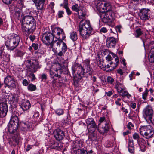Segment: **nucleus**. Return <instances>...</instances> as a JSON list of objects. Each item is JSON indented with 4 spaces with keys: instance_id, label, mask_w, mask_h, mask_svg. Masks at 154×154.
<instances>
[{
    "instance_id": "1",
    "label": "nucleus",
    "mask_w": 154,
    "mask_h": 154,
    "mask_svg": "<svg viewBox=\"0 0 154 154\" xmlns=\"http://www.w3.org/2000/svg\"><path fill=\"white\" fill-rule=\"evenodd\" d=\"M83 67L81 65L74 63L72 67V73L73 74H77L80 78H82L85 74H87L90 75L92 74L93 70L90 66V60L87 59L83 63Z\"/></svg>"
},
{
    "instance_id": "2",
    "label": "nucleus",
    "mask_w": 154,
    "mask_h": 154,
    "mask_svg": "<svg viewBox=\"0 0 154 154\" xmlns=\"http://www.w3.org/2000/svg\"><path fill=\"white\" fill-rule=\"evenodd\" d=\"M92 29L89 20L80 22L79 31L80 35L84 39H86L89 38L91 34Z\"/></svg>"
},
{
    "instance_id": "3",
    "label": "nucleus",
    "mask_w": 154,
    "mask_h": 154,
    "mask_svg": "<svg viewBox=\"0 0 154 154\" xmlns=\"http://www.w3.org/2000/svg\"><path fill=\"white\" fill-rule=\"evenodd\" d=\"M20 42L19 36L17 34L13 33L8 37L5 43L8 49L13 50L17 47Z\"/></svg>"
},
{
    "instance_id": "4",
    "label": "nucleus",
    "mask_w": 154,
    "mask_h": 154,
    "mask_svg": "<svg viewBox=\"0 0 154 154\" xmlns=\"http://www.w3.org/2000/svg\"><path fill=\"white\" fill-rule=\"evenodd\" d=\"M141 135L146 139L152 138L153 137L154 130L150 126H143L139 128Z\"/></svg>"
},
{
    "instance_id": "5",
    "label": "nucleus",
    "mask_w": 154,
    "mask_h": 154,
    "mask_svg": "<svg viewBox=\"0 0 154 154\" xmlns=\"http://www.w3.org/2000/svg\"><path fill=\"white\" fill-rule=\"evenodd\" d=\"M12 122H9L7 127L8 131L10 133L13 134V137L16 144H18L20 139L19 134L17 131L18 126H17Z\"/></svg>"
},
{
    "instance_id": "6",
    "label": "nucleus",
    "mask_w": 154,
    "mask_h": 154,
    "mask_svg": "<svg viewBox=\"0 0 154 154\" xmlns=\"http://www.w3.org/2000/svg\"><path fill=\"white\" fill-rule=\"evenodd\" d=\"M109 128V125L108 123L104 117H101L99 119L98 130L99 133L102 134L107 133Z\"/></svg>"
},
{
    "instance_id": "7",
    "label": "nucleus",
    "mask_w": 154,
    "mask_h": 154,
    "mask_svg": "<svg viewBox=\"0 0 154 154\" xmlns=\"http://www.w3.org/2000/svg\"><path fill=\"white\" fill-rule=\"evenodd\" d=\"M26 64L32 72H34L41 68V66L39 65L36 59L34 57L27 60Z\"/></svg>"
},
{
    "instance_id": "8",
    "label": "nucleus",
    "mask_w": 154,
    "mask_h": 154,
    "mask_svg": "<svg viewBox=\"0 0 154 154\" xmlns=\"http://www.w3.org/2000/svg\"><path fill=\"white\" fill-rule=\"evenodd\" d=\"M143 116L146 119H148L154 123V112L152 106L148 105L143 110Z\"/></svg>"
},
{
    "instance_id": "9",
    "label": "nucleus",
    "mask_w": 154,
    "mask_h": 154,
    "mask_svg": "<svg viewBox=\"0 0 154 154\" xmlns=\"http://www.w3.org/2000/svg\"><path fill=\"white\" fill-rule=\"evenodd\" d=\"M52 32H46L42 35L41 39L43 42L46 45H51L55 37Z\"/></svg>"
},
{
    "instance_id": "10",
    "label": "nucleus",
    "mask_w": 154,
    "mask_h": 154,
    "mask_svg": "<svg viewBox=\"0 0 154 154\" xmlns=\"http://www.w3.org/2000/svg\"><path fill=\"white\" fill-rule=\"evenodd\" d=\"M52 32L55 38L57 39L63 41L66 38V35L63 30L59 27H55L52 29Z\"/></svg>"
},
{
    "instance_id": "11",
    "label": "nucleus",
    "mask_w": 154,
    "mask_h": 154,
    "mask_svg": "<svg viewBox=\"0 0 154 154\" xmlns=\"http://www.w3.org/2000/svg\"><path fill=\"white\" fill-rule=\"evenodd\" d=\"M85 121L88 132L92 133L95 132L97 126L94 120L92 118H90L87 119Z\"/></svg>"
},
{
    "instance_id": "12",
    "label": "nucleus",
    "mask_w": 154,
    "mask_h": 154,
    "mask_svg": "<svg viewBox=\"0 0 154 154\" xmlns=\"http://www.w3.org/2000/svg\"><path fill=\"white\" fill-rule=\"evenodd\" d=\"M97 6L98 9L102 12L110 11L111 7L109 3L104 1H99Z\"/></svg>"
},
{
    "instance_id": "13",
    "label": "nucleus",
    "mask_w": 154,
    "mask_h": 154,
    "mask_svg": "<svg viewBox=\"0 0 154 154\" xmlns=\"http://www.w3.org/2000/svg\"><path fill=\"white\" fill-rule=\"evenodd\" d=\"M36 21L32 22L29 24L26 28L22 27V30L24 34L29 35L30 34L33 33L36 29Z\"/></svg>"
},
{
    "instance_id": "14",
    "label": "nucleus",
    "mask_w": 154,
    "mask_h": 154,
    "mask_svg": "<svg viewBox=\"0 0 154 154\" xmlns=\"http://www.w3.org/2000/svg\"><path fill=\"white\" fill-rule=\"evenodd\" d=\"M4 83L6 86L10 89H12L16 87L15 81L14 78L11 76L8 75L5 79Z\"/></svg>"
},
{
    "instance_id": "15",
    "label": "nucleus",
    "mask_w": 154,
    "mask_h": 154,
    "mask_svg": "<svg viewBox=\"0 0 154 154\" xmlns=\"http://www.w3.org/2000/svg\"><path fill=\"white\" fill-rule=\"evenodd\" d=\"M139 15L141 20H148L150 18V11L149 9H142L140 11Z\"/></svg>"
},
{
    "instance_id": "16",
    "label": "nucleus",
    "mask_w": 154,
    "mask_h": 154,
    "mask_svg": "<svg viewBox=\"0 0 154 154\" xmlns=\"http://www.w3.org/2000/svg\"><path fill=\"white\" fill-rule=\"evenodd\" d=\"M35 21L34 18L32 16L26 15L22 19L21 22L22 27L25 28L29 24Z\"/></svg>"
},
{
    "instance_id": "17",
    "label": "nucleus",
    "mask_w": 154,
    "mask_h": 154,
    "mask_svg": "<svg viewBox=\"0 0 154 154\" xmlns=\"http://www.w3.org/2000/svg\"><path fill=\"white\" fill-rule=\"evenodd\" d=\"M110 11L102 12L100 17L102 21L105 23L110 22L112 21V17Z\"/></svg>"
},
{
    "instance_id": "18",
    "label": "nucleus",
    "mask_w": 154,
    "mask_h": 154,
    "mask_svg": "<svg viewBox=\"0 0 154 154\" xmlns=\"http://www.w3.org/2000/svg\"><path fill=\"white\" fill-rule=\"evenodd\" d=\"M23 5V2L21 1L20 3H19L17 6L15 7L14 8L15 13L14 15L15 18L17 19H19L21 15V9Z\"/></svg>"
},
{
    "instance_id": "19",
    "label": "nucleus",
    "mask_w": 154,
    "mask_h": 154,
    "mask_svg": "<svg viewBox=\"0 0 154 154\" xmlns=\"http://www.w3.org/2000/svg\"><path fill=\"white\" fill-rule=\"evenodd\" d=\"M111 54L112 56H113L114 57H116L115 59L116 63L115 64L112 61L109 63V65L108 64H107V66H106V68H107V69H109V70L112 71L115 69L118 66L119 62L118 57L116 56V55L114 54L113 53H111Z\"/></svg>"
},
{
    "instance_id": "20",
    "label": "nucleus",
    "mask_w": 154,
    "mask_h": 154,
    "mask_svg": "<svg viewBox=\"0 0 154 154\" xmlns=\"http://www.w3.org/2000/svg\"><path fill=\"white\" fill-rule=\"evenodd\" d=\"M35 5L37 9L43 11L44 10L45 5V0H32Z\"/></svg>"
},
{
    "instance_id": "21",
    "label": "nucleus",
    "mask_w": 154,
    "mask_h": 154,
    "mask_svg": "<svg viewBox=\"0 0 154 154\" xmlns=\"http://www.w3.org/2000/svg\"><path fill=\"white\" fill-rule=\"evenodd\" d=\"M54 137L58 140L60 141L65 137L64 132L60 129H56L54 132Z\"/></svg>"
},
{
    "instance_id": "22",
    "label": "nucleus",
    "mask_w": 154,
    "mask_h": 154,
    "mask_svg": "<svg viewBox=\"0 0 154 154\" xmlns=\"http://www.w3.org/2000/svg\"><path fill=\"white\" fill-rule=\"evenodd\" d=\"M8 110V106L6 103H0V118L5 116Z\"/></svg>"
},
{
    "instance_id": "23",
    "label": "nucleus",
    "mask_w": 154,
    "mask_h": 154,
    "mask_svg": "<svg viewBox=\"0 0 154 154\" xmlns=\"http://www.w3.org/2000/svg\"><path fill=\"white\" fill-rule=\"evenodd\" d=\"M116 43V40L113 37H109L106 40V45L108 48H113L115 47Z\"/></svg>"
},
{
    "instance_id": "24",
    "label": "nucleus",
    "mask_w": 154,
    "mask_h": 154,
    "mask_svg": "<svg viewBox=\"0 0 154 154\" xmlns=\"http://www.w3.org/2000/svg\"><path fill=\"white\" fill-rule=\"evenodd\" d=\"M63 42L62 40L59 39L56 40L52 42L50 45H51L52 50L54 52H57V49L59 48Z\"/></svg>"
},
{
    "instance_id": "25",
    "label": "nucleus",
    "mask_w": 154,
    "mask_h": 154,
    "mask_svg": "<svg viewBox=\"0 0 154 154\" xmlns=\"http://www.w3.org/2000/svg\"><path fill=\"white\" fill-rule=\"evenodd\" d=\"M11 96L10 100L11 101V102H12L11 106L13 107V110H14V109H15L18 106V97L16 95H11Z\"/></svg>"
},
{
    "instance_id": "26",
    "label": "nucleus",
    "mask_w": 154,
    "mask_h": 154,
    "mask_svg": "<svg viewBox=\"0 0 154 154\" xmlns=\"http://www.w3.org/2000/svg\"><path fill=\"white\" fill-rule=\"evenodd\" d=\"M141 150L144 152L146 149V142L143 138H140L137 141Z\"/></svg>"
},
{
    "instance_id": "27",
    "label": "nucleus",
    "mask_w": 154,
    "mask_h": 154,
    "mask_svg": "<svg viewBox=\"0 0 154 154\" xmlns=\"http://www.w3.org/2000/svg\"><path fill=\"white\" fill-rule=\"evenodd\" d=\"M62 44L61 50L57 54V55L60 57L63 56L67 49V45L65 42H63Z\"/></svg>"
},
{
    "instance_id": "28",
    "label": "nucleus",
    "mask_w": 154,
    "mask_h": 154,
    "mask_svg": "<svg viewBox=\"0 0 154 154\" xmlns=\"http://www.w3.org/2000/svg\"><path fill=\"white\" fill-rule=\"evenodd\" d=\"M12 113L13 114V112ZM17 115V112H16V113H14V115L13 114L9 122H12L13 124H14L17 126H18L19 120Z\"/></svg>"
},
{
    "instance_id": "29",
    "label": "nucleus",
    "mask_w": 154,
    "mask_h": 154,
    "mask_svg": "<svg viewBox=\"0 0 154 154\" xmlns=\"http://www.w3.org/2000/svg\"><path fill=\"white\" fill-rule=\"evenodd\" d=\"M72 146L74 149H80L83 146V144L82 142L78 140L73 141L72 144Z\"/></svg>"
},
{
    "instance_id": "30",
    "label": "nucleus",
    "mask_w": 154,
    "mask_h": 154,
    "mask_svg": "<svg viewBox=\"0 0 154 154\" xmlns=\"http://www.w3.org/2000/svg\"><path fill=\"white\" fill-rule=\"evenodd\" d=\"M149 60L150 62L154 63V47L151 48L149 54Z\"/></svg>"
},
{
    "instance_id": "31",
    "label": "nucleus",
    "mask_w": 154,
    "mask_h": 154,
    "mask_svg": "<svg viewBox=\"0 0 154 154\" xmlns=\"http://www.w3.org/2000/svg\"><path fill=\"white\" fill-rule=\"evenodd\" d=\"M30 102L29 100H27L23 103L21 107L23 111H25L29 109L30 107Z\"/></svg>"
},
{
    "instance_id": "32",
    "label": "nucleus",
    "mask_w": 154,
    "mask_h": 154,
    "mask_svg": "<svg viewBox=\"0 0 154 154\" xmlns=\"http://www.w3.org/2000/svg\"><path fill=\"white\" fill-rule=\"evenodd\" d=\"M59 144L57 142L53 141L49 145V147L51 149H59L60 147L59 146Z\"/></svg>"
},
{
    "instance_id": "33",
    "label": "nucleus",
    "mask_w": 154,
    "mask_h": 154,
    "mask_svg": "<svg viewBox=\"0 0 154 154\" xmlns=\"http://www.w3.org/2000/svg\"><path fill=\"white\" fill-rule=\"evenodd\" d=\"M118 92L120 95L122 97L126 96L127 98H129L131 96L128 92L123 90V89L121 90Z\"/></svg>"
},
{
    "instance_id": "34",
    "label": "nucleus",
    "mask_w": 154,
    "mask_h": 154,
    "mask_svg": "<svg viewBox=\"0 0 154 154\" xmlns=\"http://www.w3.org/2000/svg\"><path fill=\"white\" fill-rule=\"evenodd\" d=\"M115 140V138L113 136L111 137L110 139L108 140V143L106 145V147H112L114 144V140Z\"/></svg>"
},
{
    "instance_id": "35",
    "label": "nucleus",
    "mask_w": 154,
    "mask_h": 154,
    "mask_svg": "<svg viewBox=\"0 0 154 154\" xmlns=\"http://www.w3.org/2000/svg\"><path fill=\"white\" fill-rule=\"evenodd\" d=\"M98 66L100 68L103 69L104 70L106 71H109V69H107V68H106V66H107V63H106V64H105L103 62L100 61L98 64Z\"/></svg>"
},
{
    "instance_id": "36",
    "label": "nucleus",
    "mask_w": 154,
    "mask_h": 154,
    "mask_svg": "<svg viewBox=\"0 0 154 154\" xmlns=\"http://www.w3.org/2000/svg\"><path fill=\"white\" fill-rule=\"evenodd\" d=\"M70 38L73 41H76L78 38L76 32L75 31L71 32L70 33Z\"/></svg>"
},
{
    "instance_id": "37",
    "label": "nucleus",
    "mask_w": 154,
    "mask_h": 154,
    "mask_svg": "<svg viewBox=\"0 0 154 154\" xmlns=\"http://www.w3.org/2000/svg\"><path fill=\"white\" fill-rule=\"evenodd\" d=\"M115 88L117 89L118 92L121 90L123 89L122 84L119 82L118 81H116L115 83Z\"/></svg>"
},
{
    "instance_id": "38",
    "label": "nucleus",
    "mask_w": 154,
    "mask_h": 154,
    "mask_svg": "<svg viewBox=\"0 0 154 154\" xmlns=\"http://www.w3.org/2000/svg\"><path fill=\"white\" fill-rule=\"evenodd\" d=\"M27 88L29 91H33L36 89V87L35 85L32 84H30L28 85Z\"/></svg>"
},
{
    "instance_id": "39",
    "label": "nucleus",
    "mask_w": 154,
    "mask_h": 154,
    "mask_svg": "<svg viewBox=\"0 0 154 154\" xmlns=\"http://www.w3.org/2000/svg\"><path fill=\"white\" fill-rule=\"evenodd\" d=\"M79 8V7L78 5L77 4H75L72 6L71 9L72 10L77 12L78 14L79 15L80 11Z\"/></svg>"
},
{
    "instance_id": "40",
    "label": "nucleus",
    "mask_w": 154,
    "mask_h": 154,
    "mask_svg": "<svg viewBox=\"0 0 154 154\" xmlns=\"http://www.w3.org/2000/svg\"><path fill=\"white\" fill-rule=\"evenodd\" d=\"M76 153L77 154H88L87 151L83 149H77Z\"/></svg>"
},
{
    "instance_id": "41",
    "label": "nucleus",
    "mask_w": 154,
    "mask_h": 154,
    "mask_svg": "<svg viewBox=\"0 0 154 154\" xmlns=\"http://www.w3.org/2000/svg\"><path fill=\"white\" fill-rule=\"evenodd\" d=\"M149 90L147 88H146L145 91L142 93V98L144 100H146Z\"/></svg>"
},
{
    "instance_id": "42",
    "label": "nucleus",
    "mask_w": 154,
    "mask_h": 154,
    "mask_svg": "<svg viewBox=\"0 0 154 154\" xmlns=\"http://www.w3.org/2000/svg\"><path fill=\"white\" fill-rule=\"evenodd\" d=\"M94 132L92 133H91L90 135V137L92 140H96L97 138V135Z\"/></svg>"
},
{
    "instance_id": "43",
    "label": "nucleus",
    "mask_w": 154,
    "mask_h": 154,
    "mask_svg": "<svg viewBox=\"0 0 154 154\" xmlns=\"http://www.w3.org/2000/svg\"><path fill=\"white\" fill-rule=\"evenodd\" d=\"M56 113L59 116L62 115L64 113L63 110L61 109H57L55 111Z\"/></svg>"
},
{
    "instance_id": "44",
    "label": "nucleus",
    "mask_w": 154,
    "mask_h": 154,
    "mask_svg": "<svg viewBox=\"0 0 154 154\" xmlns=\"http://www.w3.org/2000/svg\"><path fill=\"white\" fill-rule=\"evenodd\" d=\"M81 11V15H79V18L82 19L84 18L86 15V13L85 12H83L82 10H80Z\"/></svg>"
},
{
    "instance_id": "45",
    "label": "nucleus",
    "mask_w": 154,
    "mask_h": 154,
    "mask_svg": "<svg viewBox=\"0 0 154 154\" xmlns=\"http://www.w3.org/2000/svg\"><path fill=\"white\" fill-rule=\"evenodd\" d=\"M107 81L109 84H112L114 81V79L111 76H108L107 79Z\"/></svg>"
},
{
    "instance_id": "46",
    "label": "nucleus",
    "mask_w": 154,
    "mask_h": 154,
    "mask_svg": "<svg viewBox=\"0 0 154 154\" xmlns=\"http://www.w3.org/2000/svg\"><path fill=\"white\" fill-rule=\"evenodd\" d=\"M136 32L137 34V35L136 36V37H138L139 36L141 35L142 33L141 29L140 28L137 29L136 30Z\"/></svg>"
},
{
    "instance_id": "47",
    "label": "nucleus",
    "mask_w": 154,
    "mask_h": 154,
    "mask_svg": "<svg viewBox=\"0 0 154 154\" xmlns=\"http://www.w3.org/2000/svg\"><path fill=\"white\" fill-rule=\"evenodd\" d=\"M132 137L134 139L136 140L137 141L140 138L139 137V134L136 133H134Z\"/></svg>"
},
{
    "instance_id": "48",
    "label": "nucleus",
    "mask_w": 154,
    "mask_h": 154,
    "mask_svg": "<svg viewBox=\"0 0 154 154\" xmlns=\"http://www.w3.org/2000/svg\"><path fill=\"white\" fill-rule=\"evenodd\" d=\"M106 63H107V64L110 62H112L111 61L113 59L112 58L111 56L109 55L106 57Z\"/></svg>"
},
{
    "instance_id": "49",
    "label": "nucleus",
    "mask_w": 154,
    "mask_h": 154,
    "mask_svg": "<svg viewBox=\"0 0 154 154\" xmlns=\"http://www.w3.org/2000/svg\"><path fill=\"white\" fill-rule=\"evenodd\" d=\"M121 99L120 98H118L115 101V103L117 105L121 106Z\"/></svg>"
},
{
    "instance_id": "50",
    "label": "nucleus",
    "mask_w": 154,
    "mask_h": 154,
    "mask_svg": "<svg viewBox=\"0 0 154 154\" xmlns=\"http://www.w3.org/2000/svg\"><path fill=\"white\" fill-rule=\"evenodd\" d=\"M134 145L133 146H128V149L130 152L131 153H133L134 151Z\"/></svg>"
},
{
    "instance_id": "51",
    "label": "nucleus",
    "mask_w": 154,
    "mask_h": 154,
    "mask_svg": "<svg viewBox=\"0 0 154 154\" xmlns=\"http://www.w3.org/2000/svg\"><path fill=\"white\" fill-rule=\"evenodd\" d=\"M21 126L23 128L26 129L28 128L29 127L26 122H22L21 123Z\"/></svg>"
},
{
    "instance_id": "52",
    "label": "nucleus",
    "mask_w": 154,
    "mask_h": 154,
    "mask_svg": "<svg viewBox=\"0 0 154 154\" xmlns=\"http://www.w3.org/2000/svg\"><path fill=\"white\" fill-rule=\"evenodd\" d=\"M66 10V11L67 13V15L69 16L71 14L72 12L68 6L64 8Z\"/></svg>"
},
{
    "instance_id": "53",
    "label": "nucleus",
    "mask_w": 154,
    "mask_h": 154,
    "mask_svg": "<svg viewBox=\"0 0 154 154\" xmlns=\"http://www.w3.org/2000/svg\"><path fill=\"white\" fill-rule=\"evenodd\" d=\"M64 13V12L62 11H59L58 12L57 15L58 18H60L63 17V15Z\"/></svg>"
},
{
    "instance_id": "54",
    "label": "nucleus",
    "mask_w": 154,
    "mask_h": 154,
    "mask_svg": "<svg viewBox=\"0 0 154 154\" xmlns=\"http://www.w3.org/2000/svg\"><path fill=\"white\" fill-rule=\"evenodd\" d=\"M54 5V2H51L49 5V6H50V8L53 13L54 12V10H53Z\"/></svg>"
},
{
    "instance_id": "55",
    "label": "nucleus",
    "mask_w": 154,
    "mask_h": 154,
    "mask_svg": "<svg viewBox=\"0 0 154 154\" xmlns=\"http://www.w3.org/2000/svg\"><path fill=\"white\" fill-rule=\"evenodd\" d=\"M29 77L32 79L31 81L34 80L36 78L35 75L33 73H31L29 75Z\"/></svg>"
},
{
    "instance_id": "56",
    "label": "nucleus",
    "mask_w": 154,
    "mask_h": 154,
    "mask_svg": "<svg viewBox=\"0 0 154 154\" xmlns=\"http://www.w3.org/2000/svg\"><path fill=\"white\" fill-rule=\"evenodd\" d=\"M134 126V125L132 124L131 122H129L127 125V127L129 129H131L132 127H133Z\"/></svg>"
},
{
    "instance_id": "57",
    "label": "nucleus",
    "mask_w": 154,
    "mask_h": 154,
    "mask_svg": "<svg viewBox=\"0 0 154 154\" xmlns=\"http://www.w3.org/2000/svg\"><path fill=\"white\" fill-rule=\"evenodd\" d=\"M23 85L26 86L29 84V82L26 79H24L23 80Z\"/></svg>"
},
{
    "instance_id": "58",
    "label": "nucleus",
    "mask_w": 154,
    "mask_h": 154,
    "mask_svg": "<svg viewBox=\"0 0 154 154\" xmlns=\"http://www.w3.org/2000/svg\"><path fill=\"white\" fill-rule=\"evenodd\" d=\"M33 146V145H31L29 144L28 145L27 147L26 148L25 150L27 152L29 151L30 149H32Z\"/></svg>"
},
{
    "instance_id": "59",
    "label": "nucleus",
    "mask_w": 154,
    "mask_h": 154,
    "mask_svg": "<svg viewBox=\"0 0 154 154\" xmlns=\"http://www.w3.org/2000/svg\"><path fill=\"white\" fill-rule=\"evenodd\" d=\"M128 145H134L133 140L132 139V138H129V139Z\"/></svg>"
},
{
    "instance_id": "60",
    "label": "nucleus",
    "mask_w": 154,
    "mask_h": 154,
    "mask_svg": "<svg viewBox=\"0 0 154 154\" xmlns=\"http://www.w3.org/2000/svg\"><path fill=\"white\" fill-rule=\"evenodd\" d=\"M2 2L6 4H9L11 3L12 0H2Z\"/></svg>"
},
{
    "instance_id": "61",
    "label": "nucleus",
    "mask_w": 154,
    "mask_h": 154,
    "mask_svg": "<svg viewBox=\"0 0 154 154\" xmlns=\"http://www.w3.org/2000/svg\"><path fill=\"white\" fill-rule=\"evenodd\" d=\"M100 31L101 32L105 33L107 32V30L106 28L102 27Z\"/></svg>"
},
{
    "instance_id": "62",
    "label": "nucleus",
    "mask_w": 154,
    "mask_h": 154,
    "mask_svg": "<svg viewBox=\"0 0 154 154\" xmlns=\"http://www.w3.org/2000/svg\"><path fill=\"white\" fill-rule=\"evenodd\" d=\"M121 26H116V31H118L119 33H121Z\"/></svg>"
},
{
    "instance_id": "63",
    "label": "nucleus",
    "mask_w": 154,
    "mask_h": 154,
    "mask_svg": "<svg viewBox=\"0 0 154 154\" xmlns=\"http://www.w3.org/2000/svg\"><path fill=\"white\" fill-rule=\"evenodd\" d=\"M32 47L35 50H36L38 48V45L37 44L33 43L32 45Z\"/></svg>"
},
{
    "instance_id": "64",
    "label": "nucleus",
    "mask_w": 154,
    "mask_h": 154,
    "mask_svg": "<svg viewBox=\"0 0 154 154\" xmlns=\"http://www.w3.org/2000/svg\"><path fill=\"white\" fill-rule=\"evenodd\" d=\"M63 5H64V8L68 7V0H64L63 2Z\"/></svg>"
}]
</instances>
